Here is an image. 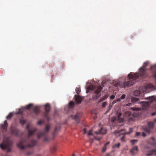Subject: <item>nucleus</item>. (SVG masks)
<instances>
[{
    "instance_id": "1",
    "label": "nucleus",
    "mask_w": 156,
    "mask_h": 156,
    "mask_svg": "<svg viewBox=\"0 0 156 156\" xmlns=\"http://www.w3.org/2000/svg\"><path fill=\"white\" fill-rule=\"evenodd\" d=\"M29 126H26V129L28 130V135L26 139H22L17 144L18 147L23 150L26 147H32L34 146L37 143L35 140H30L29 137L32 135L36 131V129L34 128L32 130L29 129Z\"/></svg>"
},
{
    "instance_id": "2",
    "label": "nucleus",
    "mask_w": 156,
    "mask_h": 156,
    "mask_svg": "<svg viewBox=\"0 0 156 156\" xmlns=\"http://www.w3.org/2000/svg\"><path fill=\"white\" fill-rule=\"evenodd\" d=\"M128 80L124 83L115 82L114 83V86L119 87L121 88H125L126 87H129L133 85L136 82V80L139 77V75L137 73L131 72L128 75Z\"/></svg>"
},
{
    "instance_id": "3",
    "label": "nucleus",
    "mask_w": 156,
    "mask_h": 156,
    "mask_svg": "<svg viewBox=\"0 0 156 156\" xmlns=\"http://www.w3.org/2000/svg\"><path fill=\"white\" fill-rule=\"evenodd\" d=\"M131 109L133 111H135L133 114L129 111L126 112L123 114L124 118L129 122L134 121H135L134 118L138 117L140 114V113L139 112L140 109V108L132 107Z\"/></svg>"
},
{
    "instance_id": "4",
    "label": "nucleus",
    "mask_w": 156,
    "mask_h": 156,
    "mask_svg": "<svg viewBox=\"0 0 156 156\" xmlns=\"http://www.w3.org/2000/svg\"><path fill=\"white\" fill-rule=\"evenodd\" d=\"M154 87L151 83H149L146 85L142 87H140L138 90H136L134 91V94L136 96H141L144 95V93H147L150 92L149 89H154Z\"/></svg>"
},
{
    "instance_id": "5",
    "label": "nucleus",
    "mask_w": 156,
    "mask_h": 156,
    "mask_svg": "<svg viewBox=\"0 0 156 156\" xmlns=\"http://www.w3.org/2000/svg\"><path fill=\"white\" fill-rule=\"evenodd\" d=\"M147 98L148 99L149 101L147 102H143V104H142L143 109L144 110L147 109L149 105L152 103L154 102L155 104L153 105V107L155 108L156 112L152 113L151 115L152 116L155 115H156V97L152 96L151 97H147Z\"/></svg>"
},
{
    "instance_id": "6",
    "label": "nucleus",
    "mask_w": 156,
    "mask_h": 156,
    "mask_svg": "<svg viewBox=\"0 0 156 156\" xmlns=\"http://www.w3.org/2000/svg\"><path fill=\"white\" fill-rule=\"evenodd\" d=\"M12 145V142L8 138H4L3 143L0 145V147L2 149H7V151L9 152L11 151Z\"/></svg>"
},
{
    "instance_id": "7",
    "label": "nucleus",
    "mask_w": 156,
    "mask_h": 156,
    "mask_svg": "<svg viewBox=\"0 0 156 156\" xmlns=\"http://www.w3.org/2000/svg\"><path fill=\"white\" fill-rule=\"evenodd\" d=\"M96 87L93 85L88 87L87 88V89L89 90H95L94 92L96 95V98L97 99L101 96V95H98L101 91L103 88L102 87L99 86L96 89Z\"/></svg>"
},
{
    "instance_id": "8",
    "label": "nucleus",
    "mask_w": 156,
    "mask_h": 156,
    "mask_svg": "<svg viewBox=\"0 0 156 156\" xmlns=\"http://www.w3.org/2000/svg\"><path fill=\"white\" fill-rule=\"evenodd\" d=\"M50 128V127L49 125H46L45 130L37 134L38 138H40L42 136L45 137L47 136Z\"/></svg>"
},
{
    "instance_id": "9",
    "label": "nucleus",
    "mask_w": 156,
    "mask_h": 156,
    "mask_svg": "<svg viewBox=\"0 0 156 156\" xmlns=\"http://www.w3.org/2000/svg\"><path fill=\"white\" fill-rule=\"evenodd\" d=\"M50 108L51 107L50 105L48 104H46L45 106V112L44 113V115L48 121H49L50 119L49 117L48 116V112L50 111Z\"/></svg>"
},
{
    "instance_id": "10",
    "label": "nucleus",
    "mask_w": 156,
    "mask_h": 156,
    "mask_svg": "<svg viewBox=\"0 0 156 156\" xmlns=\"http://www.w3.org/2000/svg\"><path fill=\"white\" fill-rule=\"evenodd\" d=\"M148 127H145L144 128V130L146 132L149 133L150 132L151 129H152L154 127V123L151 122L148 123Z\"/></svg>"
},
{
    "instance_id": "11",
    "label": "nucleus",
    "mask_w": 156,
    "mask_h": 156,
    "mask_svg": "<svg viewBox=\"0 0 156 156\" xmlns=\"http://www.w3.org/2000/svg\"><path fill=\"white\" fill-rule=\"evenodd\" d=\"M146 70L143 68H140L139 69V73H136L140 76L142 77H144L146 76Z\"/></svg>"
},
{
    "instance_id": "12",
    "label": "nucleus",
    "mask_w": 156,
    "mask_h": 156,
    "mask_svg": "<svg viewBox=\"0 0 156 156\" xmlns=\"http://www.w3.org/2000/svg\"><path fill=\"white\" fill-rule=\"evenodd\" d=\"M11 133L12 135L17 136L18 135L19 131L17 129L13 128L12 127L11 128Z\"/></svg>"
},
{
    "instance_id": "13",
    "label": "nucleus",
    "mask_w": 156,
    "mask_h": 156,
    "mask_svg": "<svg viewBox=\"0 0 156 156\" xmlns=\"http://www.w3.org/2000/svg\"><path fill=\"white\" fill-rule=\"evenodd\" d=\"M71 117H72V118L74 119L77 123L79 122L80 118V113H76L73 117V115H71Z\"/></svg>"
},
{
    "instance_id": "14",
    "label": "nucleus",
    "mask_w": 156,
    "mask_h": 156,
    "mask_svg": "<svg viewBox=\"0 0 156 156\" xmlns=\"http://www.w3.org/2000/svg\"><path fill=\"white\" fill-rule=\"evenodd\" d=\"M150 70L152 73V76L154 78H156V66H151L150 68Z\"/></svg>"
},
{
    "instance_id": "15",
    "label": "nucleus",
    "mask_w": 156,
    "mask_h": 156,
    "mask_svg": "<svg viewBox=\"0 0 156 156\" xmlns=\"http://www.w3.org/2000/svg\"><path fill=\"white\" fill-rule=\"evenodd\" d=\"M138 151V147L135 146L133 147L130 150V152L133 155H134Z\"/></svg>"
},
{
    "instance_id": "16",
    "label": "nucleus",
    "mask_w": 156,
    "mask_h": 156,
    "mask_svg": "<svg viewBox=\"0 0 156 156\" xmlns=\"http://www.w3.org/2000/svg\"><path fill=\"white\" fill-rule=\"evenodd\" d=\"M106 130L105 129H104L103 128H101L98 131H95L94 133L96 134H106Z\"/></svg>"
},
{
    "instance_id": "17",
    "label": "nucleus",
    "mask_w": 156,
    "mask_h": 156,
    "mask_svg": "<svg viewBox=\"0 0 156 156\" xmlns=\"http://www.w3.org/2000/svg\"><path fill=\"white\" fill-rule=\"evenodd\" d=\"M33 110L34 113L36 115H37L40 112V107L38 106H36L33 108Z\"/></svg>"
},
{
    "instance_id": "18",
    "label": "nucleus",
    "mask_w": 156,
    "mask_h": 156,
    "mask_svg": "<svg viewBox=\"0 0 156 156\" xmlns=\"http://www.w3.org/2000/svg\"><path fill=\"white\" fill-rule=\"evenodd\" d=\"M75 101L77 104H80L81 102V98L80 96L75 95Z\"/></svg>"
},
{
    "instance_id": "19",
    "label": "nucleus",
    "mask_w": 156,
    "mask_h": 156,
    "mask_svg": "<svg viewBox=\"0 0 156 156\" xmlns=\"http://www.w3.org/2000/svg\"><path fill=\"white\" fill-rule=\"evenodd\" d=\"M8 126V123L6 120L4 122V124H2L1 125V127L3 130H5L6 131V129L7 128Z\"/></svg>"
},
{
    "instance_id": "20",
    "label": "nucleus",
    "mask_w": 156,
    "mask_h": 156,
    "mask_svg": "<svg viewBox=\"0 0 156 156\" xmlns=\"http://www.w3.org/2000/svg\"><path fill=\"white\" fill-rule=\"evenodd\" d=\"M74 105V103L73 101H70L69 103V108H73Z\"/></svg>"
},
{
    "instance_id": "21",
    "label": "nucleus",
    "mask_w": 156,
    "mask_h": 156,
    "mask_svg": "<svg viewBox=\"0 0 156 156\" xmlns=\"http://www.w3.org/2000/svg\"><path fill=\"white\" fill-rule=\"evenodd\" d=\"M139 100V99L136 98H133L131 99V101L133 103L138 101Z\"/></svg>"
},
{
    "instance_id": "22",
    "label": "nucleus",
    "mask_w": 156,
    "mask_h": 156,
    "mask_svg": "<svg viewBox=\"0 0 156 156\" xmlns=\"http://www.w3.org/2000/svg\"><path fill=\"white\" fill-rule=\"evenodd\" d=\"M13 114L12 112H10L9 115L6 116V118L7 119H10L13 116Z\"/></svg>"
},
{
    "instance_id": "23",
    "label": "nucleus",
    "mask_w": 156,
    "mask_h": 156,
    "mask_svg": "<svg viewBox=\"0 0 156 156\" xmlns=\"http://www.w3.org/2000/svg\"><path fill=\"white\" fill-rule=\"evenodd\" d=\"M149 62L147 61L145 62H144L143 65L141 68H143L145 69H146L145 68L148 65Z\"/></svg>"
},
{
    "instance_id": "24",
    "label": "nucleus",
    "mask_w": 156,
    "mask_h": 156,
    "mask_svg": "<svg viewBox=\"0 0 156 156\" xmlns=\"http://www.w3.org/2000/svg\"><path fill=\"white\" fill-rule=\"evenodd\" d=\"M112 106V105L109 104L108 108L107 111L106 112V113H108L110 110Z\"/></svg>"
},
{
    "instance_id": "25",
    "label": "nucleus",
    "mask_w": 156,
    "mask_h": 156,
    "mask_svg": "<svg viewBox=\"0 0 156 156\" xmlns=\"http://www.w3.org/2000/svg\"><path fill=\"white\" fill-rule=\"evenodd\" d=\"M76 91L77 94H79L81 92L80 88V87H76Z\"/></svg>"
},
{
    "instance_id": "26",
    "label": "nucleus",
    "mask_w": 156,
    "mask_h": 156,
    "mask_svg": "<svg viewBox=\"0 0 156 156\" xmlns=\"http://www.w3.org/2000/svg\"><path fill=\"white\" fill-rule=\"evenodd\" d=\"M120 101V98H118L116 100H114L113 101L112 105H113V104H114L116 103L117 101Z\"/></svg>"
},
{
    "instance_id": "27",
    "label": "nucleus",
    "mask_w": 156,
    "mask_h": 156,
    "mask_svg": "<svg viewBox=\"0 0 156 156\" xmlns=\"http://www.w3.org/2000/svg\"><path fill=\"white\" fill-rule=\"evenodd\" d=\"M120 143H117V144H115L113 146V147L114 148H116V147L119 148L120 147Z\"/></svg>"
},
{
    "instance_id": "28",
    "label": "nucleus",
    "mask_w": 156,
    "mask_h": 156,
    "mask_svg": "<svg viewBox=\"0 0 156 156\" xmlns=\"http://www.w3.org/2000/svg\"><path fill=\"white\" fill-rule=\"evenodd\" d=\"M124 118H118V121L119 122H122L124 121Z\"/></svg>"
},
{
    "instance_id": "29",
    "label": "nucleus",
    "mask_w": 156,
    "mask_h": 156,
    "mask_svg": "<svg viewBox=\"0 0 156 156\" xmlns=\"http://www.w3.org/2000/svg\"><path fill=\"white\" fill-rule=\"evenodd\" d=\"M122 115V113L119 112H117L116 115L118 118H120Z\"/></svg>"
},
{
    "instance_id": "30",
    "label": "nucleus",
    "mask_w": 156,
    "mask_h": 156,
    "mask_svg": "<svg viewBox=\"0 0 156 156\" xmlns=\"http://www.w3.org/2000/svg\"><path fill=\"white\" fill-rule=\"evenodd\" d=\"M107 102L105 101L102 103V106L103 108H105L107 105Z\"/></svg>"
},
{
    "instance_id": "31",
    "label": "nucleus",
    "mask_w": 156,
    "mask_h": 156,
    "mask_svg": "<svg viewBox=\"0 0 156 156\" xmlns=\"http://www.w3.org/2000/svg\"><path fill=\"white\" fill-rule=\"evenodd\" d=\"M56 150L55 147H53L51 148V151L52 153H54Z\"/></svg>"
},
{
    "instance_id": "32",
    "label": "nucleus",
    "mask_w": 156,
    "mask_h": 156,
    "mask_svg": "<svg viewBox=\"0 0 156 156\" xmlns=\"http://www.w3.org/2000/svg\"><path fill=\"white\" fill-rule=\"evenodd\" d=\"M106 99V97L105 98H104L103 97L101 98L100 100L98 101V103H100V102L103 101Z\"/></svg>"
},
{
    "instance_id": "33",
    "label": "nucleus",
    "mask_w": 156,
    "mask_h": 156,
    "mask_svg": "<svg viewBox=\"0 0 156 156\" xmlns=\"http://www.w3.org/2000/svg\"><path fill=\"white\" fill-rule=\"evenodd\" d=\"M137 141V140H133L131 141V144L132 145L134 144Z\"/></svg>"
},
{
    "instance_id": "34",
    "label": "nucleus",
    "mask_w": 156,
    "mask_h": 156,
    "mask_svg": "<svg viewBox=\"0 0 156 156\" xmlns=\"http://www.w3.org/2000/svg\"><path fill=\"white\" fill-rule=\"evenodd\" d=\"M33 105L31 104H29L26 107V109H29Z\"/></svg>"
},
{
    "instance_id": "35",
    "label": "nucleus",
    "mask_w": 156,
    "mask_h": 156,
    "mask_svg": "<svg viewBox=\"0 0 156 156\" xmlns=\"http://www.w3.org/2000/svg\"><path fill=\"white\" fill-rule=\"evenodd\" d=\"M126 95L125 94H123L122 95L121 97L119 98H120V100L121 99L123 100L125 99L126 97Z\"/></svg>"
},
{
    "instance_id": "36",
    "label": "nucleus",
    "mask_w": 156,
    "mask_h": 156,
    "mask_svg": "<svg viewBox=\"0 0 156 156\" xmlns=\"http://www.w3.org/2000/svg\"><path fill=\"white\" fill-rule=\"evenodd\" d=\"M106 149H107L106 146L104 145L102 149V152H105V151L106 150Z\"/></svg>"
},
{
    "instance_id": "37",
    "label": "nucleus",
    "mask_w": 156,
    "mask_h": 156,
    "mask_svg": "<svg viewBox=\"0 0 156 156\" xmlns=\"http://www.w3.org/2000/svg\"><path fill=\"white\" fill-rule=\"evenodd\" d=\"M20 122L23 125L26 122V121L24 120H20Z\"/></svg>"
},
{
    "instance_id": "38",
    "label": "nucleus",
    "mask_w": 156,
    "mask_h": 156,
    "mask_svg": "<svg viewBox=\"0 0 156 156\" xmlns=\"http://www.w3.org/2000/svg\"><path fill=\"white\" fill-rule=\"evenodd\" d=\"M88 135H92V131L91 130H90L87 133Z\"/></svg>"
},
{
    "instance_id": "39",
    "label": "nucleus",
    "mask_w": 156,
    "mask_h": 156,
    "mask_svg": "<svg viewBox=\"0 0 156 156\" xmlns=\"http://www.w3.org/2000/svg\"><path fill=\"white\" fill-rule=\"evenodd\" d=\"M133 131V129L132 128L129 129V132H126L125 133L126 134H129L131 132Z\"/></svg>"
},
{
    "instance_id": "40",
    "label": "nucleus",
    "mask_w": 156,
    "mask_h": 156,
    "mask_svg": "<svg viewBox=\"0 0 156 156\" xmlns=\"http://www.w3.org/2000/svg\"><path fill=\"white\" fill-rule=\"evenodd\" d=\"M115 98V95L114 94L111 95L110 97V98L111 99L113 100V99H114Z\"/></svg>"
},
{
    "instance_id": "41",
    "label": "nucleus",
    "mask_w": 156,
    "mask_h": 156,
    "mask_svg": "<svg viewBox=\"0 0 156 156\" xmlns=\"http://www.w3.org/2000/svg\"><path fill=\"white\" fill-rule=\"evenodd\" d=\"M125 136H123L121 138V141L122 142H124V141H125Z\"/></svg>"
},
{
    "instance_id": "42",
    "label": "nucleus",
    "mask_w": 156,
    "mask_h": 156,
    "mask_svg": "<svg viewBox=\"0 0 156 156\" xmlns=\"http://www.w3.org/2000/svg\"><path fill=\"white\" fill-rule=\"evenodd\" d=\"M58 129V128L57 127H56L55 129V130H54V132L53 133V135H54V134H55V133L56 132L57 129Z\"/></svg>"
},
{
    "instance_id": "43",
    "label": "nucleus",
    "mask_w": 156,
    "mask_h": 156,
    "mask_svg": "<svg viewBox=\"0 0 156 156\" xmlns=\"http://www.w3.org/2000/svg\"><path fill=\"white\" fill-rule=\"evenodd\" d=\"M33 153V152L32 151H30L27 152L26 154L27 155H29L30 154H31Z\"/></svg>"
},
{
    "instance_id": "44",
    "label": "nucleus",
    "mask_w": 156,
    "mask_h": 156,
    "mask_svg": "<svg viewBox=\"0 0 156 156\" xmlns=\"http://www.w3.org/2000/svg\"><path fill=\"white\" fill-rule=\"evenodd\" d=\"M94 138H95V139L97 140H100L101 139V137H99L97 138L96 137L94 136Z\"/></svg>"
},
{
    "instance_id": "45",
    "label": "nucleus",
    "mask_w": 156,
    "mask_h": 156,
    "mask_svg": "<svg viewBox=\"0 0 156 156\" xmlns=\"http://www.w3.org/2000/svg\"><path fill=\"white\" fill-rule=\"evenodd\" d=\"M140 132H137L136 133V136H139V135H140Z\"/></svg>"
},
{
    "instance_id": "46",
    "label": "nucleus",
    "mask_w": 156,
    "mask_h": 156,
    "mask_svg": "<svg viewBox=\"0 0 156 156\" xmlns=\"http://www.w3.org/2000/svg\"><path fill=\"white\" fill-rule=\"evenodd\" d=\"M18 112L20 114H22V111L21 108L19 109Z\"/></svg>"
},
{
    "instance_id": "47",
    "label": "nucleus",
    "mask_w": 156,
    "mask_h": 156,
    "mask_svg": "<svg viewBox=\"0 0 156 156\" xmlns=\"http://www.w3.org/2000/svg\"><path fill=\"white\" fill-rule=\"evenodd\" d=\"M42 123V122L41 121H39L38 122V124L39 125H41Z\"/></svg>"
},
{
    "instance_id": "48",
    "label": "nucleus",
    "mask_w": 156,
    "mask_h": 156,
    "mask_svg": "<svg viewBox=\"0 0 156 156\" xmlns=\"http://www.w3.org/2000/svg\"><path fill=\"white\" fill-rule=\"evenodd\" d=\"M146 134H145V133H144V132H143L142 133V136H143V137H145L146 136Z\"/></svg>"
},
{
    "instance_id": "49",
    "label": "nucleus",
    "mask_w": 156,
    "mask_h": 156,
    "mask_svg": "<svg viewBox=\"0 0 156 156\" xmlns=\"http://www.w3.org/2000/svg\"><path fill=\"white\" fill-rule=\"evenodd\" d=\"M109 143H110L109 142H107V143H106V144H105L104 145H105V146H106L107 145H108L109 144Z\"/></svg>"
},
{
    "instance_id": "50",
    "label": "nucleus",
    "mask_w": 156,
    "mask_h": 156,
    "mask_svg": "<svg viewBox=\"0 0 156 156\" xmlns=\"http://www.w3.org/2000/svg\"><path fill=\"white\" fill-rule=\"evenodd\" d=\"M83 131L84 133H86V130L85 128L83 130Z\"/></svg>"
},
{
    "instance_id": "51",
    "label": "nucleus",
    "mask_w": 156,
    "mask_h": 156,
    "mask_svg": "<svg viewBox=\"0 0 156 156\" xmlns=\"http://www.w3.org/2000/svg\"><path fill=\"white\" fill-rule=\"evenodd\" d=\"M153 122L154 123H156V118L154 119Z\"/></svg>"
},
{
    "instance_id": "52",
    "label": "nucleus",
    "mask_w": 156,
    "mask_h": 156,
    "mask_svg": "<svg viewBox=\"0 0 156 156\" xmlns=\"http://www.w3.org/2000/svg\"><path fill=\"white\" fill-rule=\"evenodd\" d=\"M131 104H130V103L127 104H126V106H129Z\"/></svg>"
},
{
    "instance_id": "53",
    "label": "nucleus",
    "mask_w": 156,
    "mask_h": 156,
    "mask_svg": "<svg viewBox=\"0 0 156 156\" xmlns=\"http://www.w3.org/2000/svg\"><path fill=\"white\" fill-rule=\"evenodd\" d=\"M101 85L103 87H104V84L103 83H101Z\"/></svg>"
},
{
    "instance_id": "54",
    "label": "nucleus",
    "mask_w": 156,
    "mask_h": 156,
    "mask_svg": "<svg viewBox=\"0 0 156 156\" xmlns=\"http://www.w3.org/2000/svg\"><path fill=\"white\" fill-rule=\"evenodd\" d=\"M103 97L104 98H105L106 97V98H107L108 97L106 95H105L104 97Z\"/></svg>"
},
{
    "instance_id": "55",
    "label": "nucleus",
    "mask_w": 156,
    "mask_h": 156,
    "mask_svg": "<svg viewBox=\"0 0 156 156\" xmlns=\"http://www.w3.org/2000/svg\"><path fill=\"white\" fill-rule=\"evenodd\" d=\"M151 139H152V140H154V137H151Z\"/></svg>"
},
{
    "instance_id": "56",
    "label": "nucleus",
    "mask_w": 156,
    "mask_h": 156,
    "mask_svg": "<svg viewBox=\"0 0 156 156\" xmlns=\"http://www.w3.org/2000/svg\"><path fill=\"white\" fill-rule=\"evenodd\" d=\"M75 156V154H73V156Z\"/></svg>"
},
{
    "instance_id": "57",
    "label": "nucleus",
    "mask_w": 156,
    "mask_h": 156,
    "mask_svg": "<svg viewBox=\"0 0 156 156\" xmlns=\"http://www.w3.org/2000/svg\"><path fill=\"white\" fill-rule=\"evenodd\" d=\"M46 140H47L46 139H45V140H44L45 141H46Z\"/></svg>"
},
{
    "instance_id": "58",
    "label": "nucleus",
    "mask_w": 156,
    "mask_h": 156,
    "mask_svg": "<svg viewBox=\"0 0 156 156\" xmlns=\"http://www.w3.org/2000/svg\"><path fill=\"white\" fill-rule=\"evenodd\" d=\"M141 99H144V98H141Z\"/></svg>"
}]
</instances>
